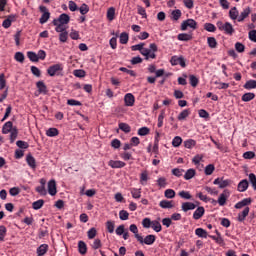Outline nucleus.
I'll return each mask as SVG.
<instances>
[{
	"label": "nucleus",
	"instance_id": "nucleus-1",
	"mask_svg": "<svg viewBox=\"0 0 256 256\" xmlns=\"http://www.w3.org/2000/svg\"><path fill=\"white\" fill-rule=\"evenodd\" d=\"M216 27L219 29V31H223L225 35L231 36L233 33H235V28H233V24H231V22L223 23V21H218L216 23Z\"/></svg>",
	"mask_w": 256,
	"mask_h": 256
},
{
	"label": "nucleus",
	"instance_id": "nucleus-2",
	"mask_svg": "<svg viewBox=\"0 0 256 256\" xmlns=\"http://www.w3.org/2000/svg\"><path fill=\"white\" fill-rule=\"evenodd\" d=\"M47 73L50 77L63 75V64H54L47 69Z\"/></svg>",
	"mask_w": 256,
	"mask_h": 256
},
{
	"label": "nucleus",
	"instance_id": "nucleus-3",
	"mask_svg": "<svg viewBox=\"0 0 256 256\" xmlns=\"http://www.w3.org/2000/svg\"><path fill=\"white\" fill-rule=\"evenodd\" d=\"M136 239H137V241H139L141 243V245H143V243L145 245H153V243H155L157 237L153 234H149L145 238H143V236H141V235H136Z\"/></svg>",
	"mask_w": 256,
	"mask_h": 256
},
{
	"label": "nucleus",
	"instance_id": "nucleus-4",
	"mask_svg": "<svg viewBox=\"0 0 256 256\" xmlns=\"http://www.w3.org/2000/svg\"><path fill=\"white\" fill-rule=\"evenodd\" d=\"M39 11H40V13H42V15L39 19V23L41 25H45V23H47L49 21V19L51 18V13L45 6H40Z\"/></svg>",
	"mask_w": 256,
	"mask_h": 256
},
{
	"label": "nucleus",
	"instance_id": "nucleus-5",
	"mask_svg": "<svg viewBox=\"0 0 256 256\" xmlns=\"http://www.w3.org/2000/svg\"><path fill=\"white\" fill-rule=\"evenodd\" d=\"M69 21H71V17L68 14H61L57 19L52 21L53 25H57L60 23L61 25H69Z\"/></svg>",
	"mask_w": 256,
	"mask_h": 256
},
{
	"label": "nucleus",
	"instance_id": "nucleus-6",
	"mask_svg": "<svg viewBox=\"0 0 256 256\" xmlns=\"http://www.w3.org/2000/svg\"><path fill=\"white\" fill-rule=\"evenodd\" d=\"M170 63L172 66L175 67V65H180V67H187V64L185 63V58L183 56H172Z\"/></svg>",
	"mask_w": 256,
	"mask_h": 256
},
{
	"label": "nucleus",
	"instance_id": "nucleus-7",
	"mask_svg": "<svg viewBox=\"0 0 256 256\" xmlns=\"http://www.w3.org/2000/svg\"><path fill=\"white\" fill-rule=\"evenodd\" d=\"M188 27H190V29H197V22L193 19H187L183 21L181 24V30L187 31Z\"/></svg>",
	"mask_w": 256,
	"mask_h": 256
},
{
	"label": "nucleus",
	"instance_id": "nucleus-8",
	"mask_svg": "<svg viewBox=\"0 0 256 256\" xmlns=\"http://www.w3.org/2000/svg\"><path fill=\"white\" fill-rule=\"evenodd\" d=\"M230 195H231V192H229L228 189H225L223 193L220 194L218 198V204L220 205V207L225 206V204L227 203V199H229Z\"/></svg>",
	"mask_w": 256,
	"mask_h": 256
},
{
	"label": "nucleus",
	"instance_id": "nucleus-9",
	"mask_svg": "<svg viewBox=\"0 0 256 256\" xmlns=\"http://www.w3.org/2000/svg\"><path fill=\"white\" fill-rule=\"evenodd\" d=\"M232 181L230 179L224 180L223 178H216L213 182L214 185H219L220 189H225V187H229Z\"/></svg>",
	"mask_w": 256,
	"mask_h": 256
},
{
	"label": "nucleus",
	"instance_id": "nucleus-10",
	"mask_svg": "<svg viewBox=\"0 0 256 256\" xmlns=\"http://www.w3.org/2000/svg\"><path fill=\"white\" fill-rule=\"evenodd\" d=\"M249 15H251V7L247 6L243 8L242 12L240 13L238 23H243V21L246 20Z\"/></svg>",
	"mask_w": 256,
	"mask_h": 256
},
{
	"label": "nucleus",
	"instance_id": "nucleus-11",
	"mask_svg": "<svg viewBox=\"0 0 256 256\" xmlns=\"http://www.w3.org/2000/svg\"><path fill=\"white\" fill-rule=\"evenodd\" d=\"M140 53H141V55H143L145 57L146 60L157 59V55L155 53L151 52V50H149V48H144L142 46Z\"/></svg>",
	"mask_w": 256,
	"mask_h": 256
},
{
	"label": "nucleus",
	"instance_id": "nucleus-12",
	"mask_svg": "<svg viewBox=\"0 0 256 256\" xmlns=\"http://www.w3.org/2000/svg\"><path fill=\"white\" fill-rule=\"evenodd\" d=\"M109 167H111L112 169H123V167H125V162L121 161V160H110L108 162Z\"/></svg>",
	"mask_w": 256,
	"mask_h": 256
},
{
	"label": "nucleus",
	"instance_id": "nucleus-13",
	"mask_svg": "<svg viewBox=\"0 0 256 256\" xmlns=\"http://www.w3.org/2000/svg\"><path fill=\"white\" fill-rule=\"evenodd\" d=\"M48 193L52 197L57 195V182H55V180H50L48 182Z\"/></svg>",
	"mask_w": 256,
	"mask_h": 256
},
{
	"label": "nucleus",
	"instance_id": "nucleus-14",
	"mask_svg": "<svg viewBox=\"0 0 256 256\" xmlns=\"http://www.w3.org/2000/svg\"><path fill=\"white\" fill-rule=\"evenodd\" d=\"M124 102L126 107H133V105H135V96L131 93H127L124 96Z\"/></svg>",
	"mask_w": 256,
	"mask_h": 256
},
{
	"label": "nucleus",
	"instance_id": "nucleus-15",
	"mask_svg": "<svg viewBox=\"0 0 256 256\" xmlns=\"http://www.w3.org/2000/svg\"><path fill=\"white\" fill-rule=\"evenodd\" d=\"M252 201L251 198H244L242 201L237 202L234 207L235 209H243V207L251 205Z\"/></svg>",
	"mask_w": 256,
	"mask_h": 256
},
{
	"label": "nucleus",
	"instance_id": "nucleus-16",
	"mask_svg": "<svg viewBox=\"0 0 256 256\" xmlns=\"http://www.w3.org/2000/svg\"><path fill=\"white\" fill-rule=\"evenodd\" d=\"M47 184V180L45 178L40 179V186L36 187L37 193L41 195H47V189H45V185Z\"/></svg>",
	"mask_w": 256,
	"mask_h": 256
},
{
	"label": "nucleus",
	"instance_id": "nucleus-17",
	"mask_svg": "<svg viewBox=\"0 0 256 256\" xmlns=\"http://www.w3.org/2000/svg\"><path fill=\"white\" fill-rule=\"evenodd\" d=\"M205 215V208L202 206H199L193 213V219H195V221H199V219H201V217H203Z\"/></svg>",
	"mask_w": 256,
	"mask_h": 256
},
{
	"label": "nucleus",
	"instance_id": "nucleus-18",
	"mask_svg": "<svg viewBox=\"0 0 256 256\" xmlns=\"http://www.w3.org/2000/svg\"><path fill=\"white\" fill-rule=\"evenodd\" d=\"M197 205H195V203L192 202H183L181 209L182 211H184V213H187V211H193V209H196Z\"/></svg>",
	"mask_w": 256,
	"mask_h": 256
},
{
	"label": "nucleus",
	"instance_id": "nucleus-19",
	"mask_svg": "<svg viewBox=\"0 0 256 256\" xmlns=\"http://www.w3.org/2000/svg\"><path fill=\"white\" fill-rule=\"evenodd\" d=\"M26 162L31 169H37V161L35 160V157H33V155L28 154L26 156Z\"/></svg>",
	"mask_w": 256,
	"mask_h": 256
},
{
	"label": "nucleus",
	"instance_id": "nucleus-20",
	"mask_svg": "<svg viewBox=\"0 0 256 256\" xmlns=\"http://www.w3.org/2000/svg\"><path fill=\"white\" fill-rule=\"evenodd\" d=\"M250 208L246 206L242 212L238 214V221L240 223H243L245 219H247V216L249 215Z\"/></svg>",
	"mask_w": 256,
	"mask_h": 256
},
{
	"label": "nucleus",
	"instance_id": "nucleus-21",
	"mask_svg": "<svg viewBox=\"0 0 256 256\" xmlns=\"http://www.w3.org/2000/svg\"><path fill=\"white\" fill-rule=\"evenodd\" d=\"M12 131H13V122H11V121L6 122L2 127L3 135H7L8 133H11Z\"/></svg>",
	"mask_w": 256,
	"mask_h": 256
},
{
	"label": "nucleus",
	"instance_id": "nucleus-22",
	"mask_svg": "<svg viewBox=\"0 0 256 256\" xmlns=\"http://www.w3.org/2000/svg\"><path fill=\"white\" fill-rule=\"evenodd\" d=\"M246 189H249V181H247V179H244L238 183V191L240 193H244Z\"/></svg>",
	"mask_w": 256,
	"mask_h": 256
},
{
	"label": "nucleus",
	"instance_id": "nucleus-23",
	"mask_svg": "<svg viewBox=\"0 0 256 256\" xmlns=\"http://www.w3.org/2000/svg\"><path fill=\"white\" fill-rule=\"evenodd\" d=\"M159 207H161L162 209H173L175 205H173V201L162 200L159 203Z\"/></svg>",
	"mask_w": 256,
	"mask_h": 256
},
{
	"label": "nucleus",
	"instance_id": "nucleus-24",
	"mask_svg": "<svg viewBox=\"0 0 256 256\" xmlns=\"http://www.w3.org/2000/svg\"><path fill=\"white\" fill-rule=\"evenodd\" d=\"M229 17L232 19V21H239V10H237V7H233L229 11Z\"/></svg>",
	"mask_w": 256,
	"mask_h": 256
},
{
	"label": "nucleus",
	"instance_id": "nucleus-25",
	"mask_svg": "<svg viewBox=\"0 0 256 256\" xmlns=\"http://www.w3.org/2000/svg\"><path fill=\"white\" fill-rule=\"evenodd\" d=\"M47 251H49V245L42 244L37 248V255L44 256L47 253Z\"/></svg>",
	"mask_w": 256,
	"mask_h": 256
},
{
	"label": "nucleus",
	"instance_id": "nucleus-26",
	"mask_svg": "<svg viewBox=\"0 0 256 256\" xmlns=\"http://www.w3.org/2000/svg\"><path fill=\"white\" fill-rule=\"evenodd\" d=\"M78 251H79L80 255H86L87 254V244L82 240H80L78 242Z\"/></svg>",
	"mask_w": 256,
	"mask_h": 256
},
{
	"label": "nucleus",
	"instance_id": "nucleus-27",
	"mask_svg": "<svg viewBox=\"0 0 256 256\" xmlns=\"http://www.w3.org/2000/svg\"><path fill=\"white\" fill-rule=\"evenodd\" d=\"M195 235H197V237H200L201 239H207V237H209V234H207V231L203 228H197L195 230Z\"/></svg>",
	"mask_w": 256,
	"mask_h": 256
},
{
	"label": "nucleus",
	"instance_id": "nucleus-28",
	"mask_svg": "<svg viewBox=\"0 0 256 256\" xmlns=\"http://www.w3.org/2000/svg\"><path fill=\"white\" fill-rule=\"evenodd\" d=\"M191 115V110L190 109H185L183 110L177 117L178 121H185L187 117Z\"/></svg>",
	"mask_w": 256,
	"mask_h": 256
},
{
	"label": "nucleus",
	"instance_id": "nucleus-29",
	"mask_svg": "<svg viewBox=\"0 0 256 256\" xmlns=\"http://www.w3.org/2000/svg\"><path fill=\"white\" fill-rule=\"evenodd\" d=\"M36 86H37L39 93H44V95L47 94V85H45L44 81H38L36 83Z\"/></svg>",
	"mask_w": 256,
	"mask_h": 256
},
{
	"label": "nucleus",
	"instance_id": "nucleus-30",
	"mask_svg": "<svg viewBox=\"0 0 256 256\" xmlns=\"http://www.w3.org/2000/svg\"><path fill=\"white\" fill-rule=\"evenodd\" d=\"M178 41H191L193 39V36L191 34L187 33H181L177 36Z\"/></svg>",
	"mask_w": 256,
	"mask_h": 256
},
{
	"label": "nucleus",
	"instance_id": "nucleus-31",
	"mask_svg": "<svg viewBox=\"0 0 256 256\" xmlns=\"http://www.w3.org/2000/svg\"><path fill=\"white\" fill-rule=\"evenodd\" d=\"M120 131H123L124 133H131V126L125 122H121L118 125Z\"/></svg>",
	"mask_w": 256,
	"mask_h": 256
},
{
	"label": "nucleus",
	"instance_id": "nucleus-32",
	"mask_svg": "<svg viewBox=\"0 0 256 256\" xmlns=\"http://www.w3.org/2000/svg\"><path fill=\"white\" fill-rule=\"evenodd\" d=\"M195 174H196L195 169L190 168V169H188V170L186 171V173H185V175H184V179H185L186 181H189V179H193V178L195 177Z\"/></svg>",
	"mask_w": 256,
	"mask_h": 256
},
{
	"label": "nucleus",
	"instance_id": "nucleus-33",
	"mask_svg": "<svg viewBox=\"0 0 256 256\" xmlns=\"http://www.w3.org/2000/svg\"><path fill=\"white\" fill-rule=\"evenodd\" d=\"M244 89H247L248 91H251V89H256V80H248L244 84Z\"/></svg>",
	"mask_w": 256,
	"mask_h": 256
},
{
	"label": "nucleus",
	"instance_id": "nucleus-34",
	"mask_svg": "<svg viewBox=\"0 0 256 256\" xmlns=\"http://www.w3.org/2000/svg\"><path fill=\"white\" fill-rule=\"evenodd\" d=\"M207 43L210 49H217V39H215V37H208Z\"/></svg>",
	"mask_w": 256,
	"mask_h": 256
},
{
	"label": "nucleus",
	"instance_id": "nucleus-35",
	"mask_svg": "<svg viewBox=\"0 0 256 256\" xmlns=\"http://www.w3.org/2000/svg\"><path fill=\"white\" fill-rule=\"evenodd\" d=\"M120 43L121 45H127V43H129V34L127 32L120 34Z\"/></svg>",
	"mask_w": 256,
	"mask_h": 256
},
{
	"label": "nucleus",
	"instance_id": "nucleus-36",
	"mask_svg": "<svg viewBox=\"0 0 256 256\" xmlns=\"http://www.w3.org/2000/svg\"><path fill=\"white\" fill-rule=\"evenodd\" d=\"M253 99H255V93L248 92L242 96V101L245 103H248V101H253Z\"/></svg>",
	"mask_w": 256,
	"mask_h": 256
},
{
	"label": "nucleus",
	"instance_id": "nucleus-37",
	"mask_svg": "<svg viewBox=\"0 0 256 256\" xmlns=\"http://www.w3.org/2000/svg\"><path fill=\"white\" fill-rule=\"evenodd\" d=\"M27 57L32 61V63H37L39 61V57L37 56V53L33 51H28Z\"/></svg>",
	"mask_w": 256,
	"mask_h": 256
},
{
	"label": "nucleus",
	"instance_id": "nucleus-38",
	"mask_svg": "<svg viewBox=\"0 0 256 256\" xmlns=\"http://www.w3.org/2000/svg\"><path fill=\"white\" fill-rule=\"evenodd\" d=\"M43 205H45V201L43 199H40V200L33 202L32 208L35 209V211H39V209H41V207H43Z\"/></svg>",
	"mask_w": 256,
	"mask_h": 256
},
{
	"label": "nucleus",
	"instance_id": "nucleus-39",
	"mask_svg": "<svg viewBox=\"0 0 256 256\" xmlns=\"http://www.w3.org/2000/svg\"><path fill=\"white\" fill-rule=\"evenodd\" d=\"M112 35H115V37H112L110 39V47L111 49H117V37H119V33L112 32Z\"/></svg>",
	"mask_w": 256,
	"mask_h": 256
},
{
	"label": "nucleus",
	"instance_id": "nucleus-40",
	"mask_svg": "<svg viewBox=\"0 0 256 256\" xmlns=\"http://www.w3.org/2000/svg\"><path fill=\"white\" fill-rule=\"evenodd\" d=\"M204 29L205 31H208V33H215V31H217V27H215V24L212 23H205Z\"/></svg>",
	"mask_w": 256,
	"mask_h": 256
},
{
	"label": "nucleus",
	"instance_id": "nucleus-41",
	"mask_svg": "<svg viewBox=\"0 0 256 256\" xmlns=\"http://www.w3.org/2000/svg\"><path fill=\"white\" fill-rule=\"evenodd\" d=\"M138 135L140 137H145V135H149V133H151V129H149L148 127L144 126L140 129H138Z\"/></svg>",
	"mask_w": 256,
	"mask_h": 256
},
{
	"label": "nucleus",
	"instance_id": "nucleus-42",
	"mask_svg": "<svg viewBox=\"0 0 256 256\" xmlns=\"http://www.w3.org/2000/svg\"><path fill=\"white\" fill-rule=\"evenodd\" d=\"M196 145H197V142L193 139H188L184 141V147L186 149H193V147H195Z\"/></svg>",
	"mask_w": 256,
	"mask_h": 256
},
{
	"label": "nucleus",
	"instance_id": "nucleus-43",
	"mask_svg": "<svg viewBox=\"0 0 256 256\" xmlns=\"http://www.w3.org/2000/svg\"><path fill=\"white\" fill-rule=\"evenodd\" d=\"M179 197H181V199H186V200H191L193 199V196H191V193L189 191H180L178 193Z\"/></svg>",
	"mask_w": 256,
	"mask_h": 256
},
{
	"label": "nucleus",
	"instance_id": "nucleus-44",
	"mask_svg": "<svg viewBox=\"0 0 256 256\" xmlns=\"http://www.w3.org/2000/svg\"><path fill=\"white\" fill-rule=\"evenodd\" d=\"M14 59L18 63H24L25 62V54H23V52H16L14 55Z\"/></svg>",
	"mask_w": 256,
	"mask_h": 256
},
{
	"label": "nucleus",
	"instance_id": "nucleus-45",
	"mask_svg": "<svg viewBox=\"0 0 256 256\" xmlns=\"http://www.w3.org/2000/svg\"><path fill=\"white\" fill-rule=\"evenodd\" d=\"M47 137H57L59 135V130L57 128H49L46 131Z\"/></svg>",
	"mask_w": 256,
	"mask_h": 256
},
{
	"label": "nucleus",
	"instance_id": "nucleus-46",
	"mask_svg": "<svg viewBox=\"0 0 256 256\" xmlns=\"http://www.w3.org/2000/svg\"><path fill=\"white\" fill-rule=\"evenodd\" d=\"M56 33H65L67 31V27H65V24H60L59 22L57 24H54Z\"/></svg>",
	"mask_w": 256,
	"mask_h": 256
},
{
	"label": "nucleus",
	"instance_id": "nucleus-47",
	"mask_svg": "<svg viewBox=\"0 0 256 256\" xmlns=\"http://www.w3.org/2000/svg\"><path fill=\"white\" fill-rule=\"evenodd\" d=\"M106 228L108 233H115V222L108 220L106 222Z\"/></svg>",
	"mask_w": 256,
	"mask_h": 256
},
{
	"label": "nucleus",
	"instance_id": "nucleus-48",
	"mask_svg": "<svg viewBox=\"0 0 256 256\" xmlns=\"http://www.w3.org/2000/svg\"><path fill=\"white\" fill-rule=\"evenodd\" d=\"M164 197H166V199H175V190L166 189L164 192Z\"/></svg>",
	"mask_w": 256,
	"mask_h": 256
},
{
	"label": "nucleus",
	"instance_id": "nucleus-49",
	"mask_svg": "<svg viewBox=\"0 0 256 256\" xmlns=\"http://www.w3.org/2000/svg\"><path fill=\"white\" fill-rule=\"evenodd\" d=\"M165 119V110H161L159 116H158V123L157 127L161 128L163 127V121Z\"/></svg>",
	"mask_w": 256,
	"mask_h": 256
},
{
	"label": "nucleus",
	"instance_id": "nucleus-50",
	"mask_svg": "<svg viewBox=\"0 0 256 256\" xmlns=\"http://www.w3.org/2000/svg\"><path fill=\"white\" fill-rule=\"evenodd\" d=\"M88 239H95L97 237V229L95 227H92L87 232Z\"/></svg>",
	"mask_w": 256,
	"mask_h": 256
},
{
	"label": "nucleus",
	"instance_id": "nucleus-51",
	"mask_svg": "<svg viewBox=\"0 0 256 256\" xmlns=\"http://www.w3.org/2000/svg\"><path fill=\"white\" fill-rule=\"evenodd\" d=\"M152 229L156 231V233H161L162 226L159 221H152Z\"/></svg>",
	"mask_w": 256,
	"mask_h": 256
},
{
	"label": "nucleus",
	"instance_id": "nucleus-52",
	"mask_svg": "<svg viewBox=\"0 0 256 256\" xmlns=\"http://www.w3.org/2000/svg\"><path fill=\"white\" fill-rule=\"evenodd\" d=\"M147 181H149V174L147 173V171H144L140 175V183L141 185H145Z\"/></svg>",
	"mask_w": 256,
	"mask_h": 256
},
{
	"label": "nucleus",
	"instance_id": "nucleus-53",
	"mask_svg": "<svg viewBox=\"0 0 256 256\" xmlns=\"http://www.w3.org/2000/svg\"><path fill=\"white\" fill-rule=\"evenodd\" d=\"M189 80H190V85L192 87H197L199 85V78L196 77L195 75H190Z\"/></svg>",
	"mask_w": 256,
	"mask_h": 256
},
{
	"label": "nucleus",
	"instance_id": "nucleus-54",
	"mask_svg": "<svg viewBox=\"0 0 256 256\" xmlns=\"http://www.w3.org/2000/svg\"><path fill=\"white\" fill-rule=\"evenodd\" d=\"M131 195L133 199H141V190L137 188H132Z\"/></svg>",
	"mask_w": 256,
	"mask_h": 256
},
{
	"label": "nucleus",
	"instance_id": "nucleus-55",
	"mask_svg": "<svg viewBox=\"0 0 256 256\" xmlns=\"http://www.w3.org/2000/svg\"><path fill=\"white\" fill-rule=\"evenodd\" d=\"M107 19L108 21H113V19H115V9L113 7H110L107 10Z\"/></svg>",
	"mask_w": 256,
	"mask_h": 256
},
{
	"label": "nucleus",
	"instance_id": "nucleus-56",
	"mask_svg": "<svg viewBox=\"0 0 256 256\" xmlns=\"http://www.w3.org/2000/svg\"><path fill=\"white\" fill-rule=\"evenodd\" d=\"M171 15H172V19L174 21H179V19H181L182 13H181V10L176 9V10L172 11Z\"/></svg>",
	"mask_w": 256,
	"mask_h": 256
},
{
	"label": "nucleus",
	"instance_id": "nucleus-57",
	"mask_svg": "<svg viewBox=\"0 0 256 256\" xmlns=\"http://www.w3.org/2000/svg\"><path fill=\"white\" fill-rule=\"evenodd\" d=\"M183 143V139L180 136H175L172 140V145L174 147H179Z\"/></svg>",
	"mask_w": 256,
	"mask_h": 256
},
{
	"label": "nucleus",
	"instance_id": "nucleus-58",
	"mask_svg": "<svg viewBox=\"0 0 256 256\" xmlns=\"http://www.w3.org/2000/svg\"><path fill=\"white\" fill-rule=\"evenodd\" d=\"M17 128H13L12 131L10 132V143H15V139H17L18 135Z\"/></svg>",
	"mask_w": 256,
	"mask_h": 256
},
{
	"label": "nucleus",
	"instance_id": "nucleus-59",
	"mask_svg": "<svg viewBox=\"0 0 256 256\" xmlns=\"http://www.w3.org/2000/svg\"><path fill=\"white\" fill-rule=\"evenodd\" d=\"M213 171H215V165L209 164L205 167V175H213Z\"/></svg>",
	"mask_w": 256,
	"mask_h": 256
},
{
	"label": "nucleus",
	"instance_id": "nucleus-60",
	"mask_svg": "<svg viewBox=\"0 0 256 256\" xmlns=\"http://www.w3.org/2000/svg\"><path fill=\"white\" fill-rule=\"evenodd\" d=\"M119 218L121 219V221H127V219H129V212H127L126 210H121L119 212Z\"/></svg>",
	"mask_w": 256,
	"mask_h": 256
},
{
	"label": "nucleus",
	"instance_id": "nucleus-61",
	"mask_svg": "<svg viewBox=\"0 0 256 256\" xmlns=\"http://www.w3.org/2000/svg\"><path fill=\"white\" fill-rule=\"evenodd\" d=\"M91 247H92V249H95V250L101 249V247H102L101 239H99V238L95 239L93 241V243L91 244Z\"/></svg>",
	"mask_w": 256,
	"mask_h": 256
},
{
	"label": "nucleus",
	"instance_id": "nucleus-62",
	"mask_svg": "<svg viewBox=\"0 0 256 256\" xmlns=\"http://www.w3.org/2000/svg\"><path fill=\"white\" fill-rule=\"evenodd\" d=\"M249 181H250L254 191H256V176L254 173L249 174Z\"/></svg>",
	"mask_w": 256,
	"mask_h": 256
},
{
	"label": "nucleus",
	"instance_id": "nucleus-63",
	"mask_svg": "<svg viewBox=\"0 0 256 256\" xmlns=\"http://www.w3.org/2000/svg\"><path fill=\"white\" fill-rule=\"evenodd\" d=\"M79 11L81 15H87L89 11V6L87 4H82L81 7L79 8Z\"/></svg>",
	"mask_w": 256,
	"mask_h": 256
},
{
	"label": "nucleus",
	"instance_id": "nucleus-64",
	"mask_svg": "<svg viewBox=\"0 0 256 256\" xmlns=\"http://www.w3.org/2000/svg\"><path fill=\"white\" fill-rule=\"evenodd\" d=\"M248 37L250 41H253V43H256V30L249 31Z\"/></svg>",
	"mask_w": 256,
	"mask_h": 256
}]
</instances>
